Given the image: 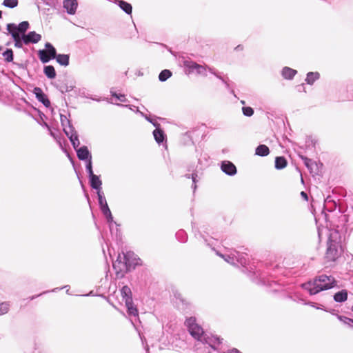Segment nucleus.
I'll use <instances>...</instances> for the list:
<instances>
[{
    "instance_id": "a18cd8bd",
    "label": "nucleus",
    "mask_w": 353,
    "mask_h": 353,
    "mask_svg": "<svg viewBox=\"0 0 353 353\" xmlns=\"http://www.w3.org/2000/svg\"><path fill=\"white\" fill-rule=\"evenodd\" d=\"M224 353H241V352L236 349H232V350H228V352H224Z\"/></svg>"
},
{
    "instance_id": "6ab92c4d",
    "label": "nucleus",
    "mask_w": 353,
    "mask_h": 353,
    "mask_svg": "<svg viewBox=\"0 0 353 353\" xmlns=\"http://www.w3.org/2000/svg\"><path fill=\"white\" fill-rule=\"evenodd\" d=\"M347 299V292L345 290H343L340 292H338L334 295V299L336 302L342 303L345 301Z\"/></svg>"
},
{
    "instance_id": "de8ad7c7",
    "label": "nucleus",
    "mask_w": 353,
    "mask_h": 353,
    "mask_svg": "<svg viewBox=\"0 0 353 353\" xmlns=\"http://www.w3.org/2000/svg\"><path fill=\"white\" fill-rule=\"evenodd\" d=\"M107 221L110 223V226L111 227V223L113 222V218H106Z\"/></svg>"
},
{
    "instance_id": "ea45409f",
    "label": "nucleus",
    "mask_w": 353,
    "mask_h": 353,
    "mask_svg": "<svg viewBox=\"0 0 353 353\" xmlns=\"http://www.w3.org/2000/svg\"><path fill=\"white\" fill-rule=\"evenodd\" d=\"M73 85H68L65 84L60 85L59 89L62 93H63L71 91L73 89Z\"/></svg>"
},
{
    "instance_id": "a211bd4d",
    "label": "nucleus",
    "mask_w": 353,
    "mask_h": 353,
    "mask_svg": "<svg viewBox=\"0 0 353 353\" xmlns=\"http://www.w3.org/2000/svg\"><path fill=\"white\" fill-rule=\"evenodd\" d=\"M115 2L126 14H131L132 10V7L131 4L126 1L121 0H116Z\"/></svg>"
},
{
    "instance_id": "6e6552de",
    "label": "nucleus",
    "mask_w": 353,
    "mask_h": 353,
    "mask_svg": "<svg viewBox=\"0 0 353 353\" xmlns=\"http://www.w3.org/2000/svg\"><path fill=\"white\" fill-rule=\"evenodd\" d=\"M22 39L26 45L29 43H37L41 39V36L34 31H31L26 34L22 35Z\"/></svg>"
},
{
    "instance_id": "f257e3e1",
    "label": "nucleus",
    "mask_w": 353,
    "mask_h": 353,
    "mask_svg": "<svg viewBox=\"0 0 353 353\" xmlns=\"http://www.w3.org/2000/svg\"><path fill=\"white\" fill-rule=\"evenodd\" d=\"M185 325L190 334L197 340V350L203 349L200 353H211V350H216L217 346L221 343L219 337L205 333L203 328L196 323L194 317L186 319Z\"/></svg>"
},
{
    "instance_id": "4be33fe9",
    "label": "nucleus",
    "mask_w": 353,
    "mask_h": 353,
    "mask_svg": "<svg viewBox=\"0 0 353 353\" xmlns=\"http://www.w3.org/2000/svg\"><path fill=\"white\" fill-rule=\"evenodd\" d=\"M320 74L317 72H310L307 74L305 81L307 84L312 85L314 82L319 79Z\"/></svg>"
},
{
    "instance_id": "79ce46f5",
    "label": "nucleus",
    "mask_w": 353,
    "mask_h": 353,
    "mask_svg": "<svg viewBox=\"0 0 353 353\" xmlns=\"http://www.w3.org/2000/svg\"><path fill=\"white\" fill-rule=\"evenodd\" d=\"M191 178H192V182H193V184H192V188L194 189V190H196V182L198 181V179H197V178H198V175H197V174H196V173H193V174H192V175H191Z\"/></svg>"
},
{
    "instance_id": "8fccbe9b",
    "label": "nucleus",
    "mask_w": 353,
    "mask_h": 353,
    "mask_svg": "<svg viewBox=\"0 0 353 353\" xmlns=\"http://www.w3.org/2000/svg\"><path fill=\"white\" fill-rule=\"evenodd\" d=\"M181 234H183V232H179L177 233V236H179Z\"/></svg>"
},
{
    "instance_id": "09e8293b",
    "label": "nucleus",
    "mask_w": 353,
    "mask_h": 353,
    "mask_svg": "<svg viewBox=\"0 0 353 353\" xmlns=\"http://www.w3.org/2000/svg\"><path fill=\"white\" fill-rule=\"evenodd\" d=\"M331 201H332V200H331V199H330V196H327V197L325 199V203H330V202H331Z\"/></svg>"
},
{
    "instance_id": "5fc2aeb1",
    "label": "nucleus",
    "mask_w": 353,
    "mask_h": 353,
    "mask_svg": "<svg viewBox=\"0 0 353 353\" xmlns=\"http://www.w3.org/2000/svg\"><path fill=\"white\" fill-rule=\"evenodd\" d=\"M179 299L181 300V301H183V299L181 298L180 294H179Z\"/></svg>"
},
{
    "instance_id": "393cba45",
    "label": "nucleus",
    "mask_w": 353,
    "mask_h": 353,
    "mask_svg": "<svg viewBox=\"0 0 353 353\" xmlns=\"http://www.w3.org/2000/svg\"><path fill=\"white\" fill-rule=\"evenodd\" d=\"M236 251H234L232 253H231L230 254H228V255H223L219 252H216V254H217V255L222 257L228 263L234 265L236 263V259H235V256H234L236 255Z\"/></svg>"
},
{
    "instance_id": "bb28decb",
    "label": "nucleus",
    "mask_w": 353,
    "mask_h": 353,
    "mask_svg": "<svg viewBox=\"0 0 353 353\" xmlns=\"http://www.w3.org/2000/svg\"><path fill=\"white\" fill-rule=\"evenodd\" d=\"M287 165V161L283 157H277L275 159V168L278 170L284 168Z\"/></svg>"
},
{
    "instance_id": "aec40b11",
    "label": "nucleus",
    "mask_w": 353,
    "mask_h": 353,
    "mask_svg": "<svg viewBox=\"0 0 353 353\" xmlns=\"http://www.w3.org/2000/svg\"><path fill=\"white\" fill-rule=\"evenodd\" d=\"M270 153L269 148L263 144L259 145L256 148L255 151V154L256 155L261 156V157H265L268 155Z\"/></svg>"
},
{
    "instance_id": "f3484780",
    "label": "nucleus",
    "mask_w": 353,
    "mask_h": 353,
    "mask_svg": "<svg viewBox=\"0 0 353 353\" xmlns=\"http://www.w3.org/2000/svg\"><path fill=\"white\" fill-rule=\"evenodd\" d=\"M121 296H122V299H123V301L125 303V302H129V301H131L132 300V292H131V290L130 288L127 286V285H125L123 286L121 290Z\"/></svg>"
},
{
    "instance_id": "bf43d9fd",
    "label": "nucleus",
    "mask_w": 353,
    "mask_h": 353,
    "mask_svg": "<svg viewBox=\"0 0 353 353\" xmlns=\"http://www.w3.org/2000/svg\"><path fill=\"white\" fill-rule=\"evenodd\" d=\"M351 310H352V311L353 312V305H352V309H351Z\"/></svg>"
},
{
    "instance_id": "e433bc0d",
    "label": "nucleus",
    "mask_w": 353,
    "mask_h": 353,
    "mask_svg": "<svg viewBox=\"0 0 353 353\" xmlns=\"http://www.w3.org/2000/svg\"><path fill=\"white\" fill-rule=\"evenodd\" d=\"M103 214H104V216L106 217V218H111L112 219V213H111V211L108 207V205H105V206H103L102 208H100Z\"/></svg>"
},
{
    "instance_id": "f03ea898",
    "label": "nucleus",
    "mask_w": 353,
    "mask_h": 353,
    "mask_svg": "<svg viewBox=\"0 0 353 353\" xmlns=\"http://www.w3.org/2000/svg\"><path fill=\"white\" fill-rule=\"evenodd\" d=\"M336 285V281L333 276L321 274L316 276L313 281L302 284V288L308 291L310 294L313 295L321 291L331 289Z\"/></svg>"
},
{
    "instance_id": "39448f33",
    "label": "nucleus",
    "mask_w": 353,
    "mask_h": 353,
    "mask_svg": "<svg viewBox=\"0 0 353 353\" xmlns=\"http://www.w3.org/2000/svg\"><path fill=\"white\" fill-rule=\"evenodd\" d=\"M46 50H40L38 52L41 61L43 63H48L50 59H54L56 57V50L50 43H46Z\"/></svg>"
},
{
    "instance_id": "c9c22d12",
    "label": "nucleus",
    "mask_w": 353,
    "mask_h": 353,
    "mask_svg": "<svg viewBox=\"0 0 353 353\" xmlns=\"http://www.w3.org/2000/svg\"><path fill=\"white\" fill-rule=\"evenodd\" d=\"M3 5L10 8H14L18 5V0H4Z\"/></svg>"
},
{
    "instance_id": "5701e85b",
    "label": "nucleus",
    "mask_w": 353,
    "mask_h": 353,
    "mask_svg": "<svg viewBox=\"0 0 353 353\" xmlns=\"http://www.w3.org/2000/svg\"><path fill=\"white\" fill-rule=\"evenodd\" d=\"M57 61L61 65L68 66L69 65V55L68 54H56L55 58Z\"/></svg>"
},
{
    "instance_id": "4d7b16f0",
    "label": "nucleus",
    "mask_w": 353,
    "mask_h": 353,
    "mask_svg": "<svg viewBox=\"0 0 353 353\" xmlns=\"http://www.w3.org/2000/svg\"><path fill=\"white\" fill-rule=\"evenodd\" d=\"M241 103L242 104H245V101H241Z\"/></svg>"
},
{
    "instance_id": "9b49d317",
    "label": "nucleus",
    "mask_w": 353,
    "mask_h": 353,
    "mask_svg": "<svg viewBox=\"0 0 353 353\" xmlns=\"http://www.w3.org/2000/svg\"><path fill=\"white\" fill-rule=\"evenodd\" d=\"M34 93L35 94L36 97L39 101L41 102L46 107L50 106V102L41 88H35L34 90Z\"/></svg>"
},
{
    "instance_id": "a878e982",
    "label": "nucleus",
    "mask_w": 353,
    "mask_h": 353,
    "mask_svg": "<svg viewBox=\"0 0 353 353\" xmlns=\"http://www.w3.org/2000/svg\"><path fill=\"white\" fill-rule=\"evenodd\" d=\"M44 74L49 79H54L56 77V72L52 65H47L44 67Z\"/></svg>"
},
{
    "instance_id": "a19ab883",
    "label": "nucleus",
    "mask_w": 353,
    "mask_h": 353,
    "mask_svg": "<svg viewBox=\"0 0 353 353\" xmlns=\"http://www.w3.org/2000/svg\"><path fill=\"white\" fill-rule=\"evenodd\" d=\"M112 97H116L118 100H119L121 102H125L127 101L125 97L124 94H118L114 92L110 91Z\"/></svg>"
},
{
    "instance_id": "473e14b6",
    "label": "nucleus",
    "mask_w": 353,
    "mask_h": 353,
    "mask_svg": "<svg viewBox=\"0 0 353 353\" xmlns=\"http://www.w3.org/2000/svg\"><path fill=\"white\" fill-rule=\"evenodd\" d=\"M127 253H131V254H132V255H133V256H132V257H130L129 259L130 260V261H132V262H134V263H135L133 266H132V267H129V270H131V269H134V268H135V267H136L137 265H140V264H141V263H140V261H141L140 259H139V258H138V257H137V256L134 252H128Z\"/></svg>"
},
{
    "instance_id": "4468645a",
    "label": "nucleus",
    "mask_w": 353,
    "mask_h": 353,
    "mask_svg": "<svg viewBox=\"0 0 353 353\" xmlns=\"http://www.w3.org/2000/svg\"><path fill=\"white\" fill-rule=\"evenodd\" d=\"M61 123H62L63 126H64V122L65 121H66L68 123V128H64V129H63L65 134L67 135V137L68 138L70 136V134H72H72L74 133V134H77V133L75 131L74 127L70 124V121H68L67 119L65 116L61 115Z\"/></svg>"
},
{
    "instance_id": "c756f323",
    "label": "nucleus",
    "mask_w": 353,
    "mask_h": 353,
    "mask_svg": "<svg viewBox=\"0 0 353 353\" xmlns=\"http://www.w3.org/2000/svg\"><path fill=\"white\" fill-rule=\"evenodd\" d=\"M171 75L172 72L169 70H163L160 72L159 79L160 81H165Z\"/></svg>"
},
{
    "instance_id": "ddd939ff",
    "label": "nucleus",
    "mask_w": 353,
    "mask_h": 353,
    "mask_svg": "<svg viewBox=\"0 0 353 353\" xmlns=\"http://www.w3.org/2000/svg\"><path fill=\"white\" fill-rule=\"evenodd\" d=\"M125 306L128 310V314L130 318L131 322L133 323V321L132 317L138 318L139 312L137 308L134 305L132 300L131 301H128L125 303Z\"/></svg>"
},
{
    "instance_id": "20e7f679",
    "label": "nucleus",
    "mask_w": 353,
    "mask_h": 353,
    "mask_svg": "<svg viewBox=\"0 0 353 353\" xmlns=\"http://www.w3.org/2000/svg\"><path fill=\"white\" fill-rule=\"evenodd\" d=\"M184 65L188 68L190 70L194 71L195 70L198 74H201L203 76H206V70L208 69V70L213 74L214 76H216L217 78L221 79L227 88H229V84L228 82L223 79L218 72H216L214 69L211 68H207L205 65H202L196 63V62L192 61H185L184 62Z\"/></svg>"
},
{
    "instance_id": "9d476101",
    "label": "nucleus",
    "mask_w": 353,
    "mask_h": 353,
    "mask_svg": "<svg viewBox=\"0 0 353 353\" xmlns=\"http://www.w3.org/2000/svg\"><path fill=\"white\" fill-rule=\"evenodd\" d=\"M63 6L70 14H74L78 6L77 0H64Z\"/></svg>"
},
{
    "instance_id": "49530a36",
    "label": "nucleus",
    "mask_w": 353,
    "mask_h": 353,
    "mask_svg": "<svg viewBox=\"0 0 353 353\" xmlns=\"http://www.w3.org/2000/svg\"><path fill=\"white\" fill-rule=\"evenodd\" d=\"M301 196H302L305 200H306V201L307 200V193H305V192L302 191V192H301Z\"/></svg>"
},
{
    "instance_id": "72a5a7b5",
    "label": "nucleus",
    "mask_w": 353,
    "mask_h": 353,
    "mask_svg": "<svg viewBox=\"0 0 353 353\" xmlns=\"http://www.w3.org/2000/svg\"><path fill=\"white\" fill-rule=\"evenodd\" d=\"M234 256L236 262L239 263L241 265L243 266L245 265L247 260L242 254L239 253V252H236V255Z\"/></svg>"
},
{
    "instance_id": "3c124183",
    "label": "nucleus",
    "mask_w": 353,
    "mask_h": 353,
    "mask_svg": "<svg viewBox=\"0 0 353 353\" xmlns=\"http://www.w3.org/2000/svg\"><path fill=\"white\" fill-rule=\"evenodd\" d=\"M308 304L312 307H314V303L311 302V303H309Z\"/></svg>"
},
{
    "instance_id": "c85d7f7f",
    "label": "nucleus",
    "mask_w": 353,
    "mask_h": 353,
    "mask_svg": "<svg viewBox=\"0 0 353 353\" xmlns=\"http://www.w3.org/2000/svg\"><path fill=\"white\" fill-rule=\"evenodd\" d=\"M69 139L72 143L73 148L77 151V150L79 148V146L80 145V141L79 140L78 135L72 133V134H70V136L69 137Z\"/></svg>"
},
{
    "instance_id": "37998d69",
    "label": "nucleus",
    "mask_w": 353,
    "mask_h": 353,
    "mask_svg": "<svg viewBox=\"0 0 353 353\" xmlns=\"http://www.w3.org/2000/svg\"><path fill=\"white\" fill-rule=\"evenodd\" d=\"M302 159H303L304 163L306 165V167L308 168L309 169H312V165H313L312 161L307 157H302Z\"/></svg>"
},
{
    "instance_id": "7c9ffc66",
    "label": "nucleus",
    "mask_w": 353,
    "mask_h": 353,
    "mask_svg": "<svg viewBox=\"0 0 353 353\" xmlns=\"http://www.w3.org/2000/svg\"><path fill=\"white\" fill-rule=\"evenodd\" d=\"M3 56L6 62H11L13 61V51L12 49H7L3 53Z\"/></svg>"
},
{
    "instance_id": "58836bf2",
    "label": "nucleus",
    "mask_w": 353,
    "mask_h": 353,
    "mask_svg": "<svg viewBox=\"0 0 353 353\" xmlns=\"http://www.w3.org/2000/svg\"><path fill=\"white\" fill-rule=\"evenodd\" d=\"M242 111L246 117H251L254 114V110L251 107H243Z\"/></svg>"
},
{
    "instance_id": "864d4df0",
    "label": "nucleus",
    "mask_w": 353,
    "mask_h": 353,
    "mask_svg": "<svg viewBox=\"0 0 353 353\" xmlns=\"http://www.w3.org/2000/svg\"><path fill=\"white\" fill-rule=\"evenodd\" d=\"M185 176H186L187 178H188V179H189V178H190V174H186V175H185Z\"/></svg>"
},
{
    "instance_id": "7ed1b4c3",
    "label": "nucleus",
    "mask_w": 353,
    "mask_h": 353,
    "mask_svg": "<svg viewBox=\"0 0 353 353\" xmlns=\"http://www.w3.org/2000/svg\"><path fill=\"white\" fill-rule=\"evenodd\" d=\"M132 256L131 253H123V256L119 254L117 260L113 262L112 266L118 278H122L125 272L129 270V267L135 264L129 259Z\"/></svg>"
},
{
    "instance_id": "b1692460",
    "label": "nucleus",
    "mask_w": 353,
    "mask_h": 353,
    "mask_svg": "<svg viewBox=\"0 0 353 353\" xmlns=\"http://www.w3.org/2000/svg\"><path fill=\"white\" fill-rule=\"evenodd\" d=\"M14 41V46L18 48H22L23 46V39H22V36L21 37L19 34H18L17 32H9Z\"/></svg>"
},
{
    "instance_id": "f704fd0d",
    "label": "nucleus",
    "mask_w": 353,
    "mask_h": 353,
    "mask_svg": "<svg viewBox=\"0 0 353 353\" xmlns=\"http://www.w3.org/2000/svg\"><path fill=\"white\" fill-rule=\"evenodd\" d=\"M337 318L344 324L353 327V319L341 315H337Z\"/></svg>"
},
{
    "instance_id": "1a4fd4ad",
    "label": "nucleus",
    "mask_w": 353,
    "mask_h": 353,
    "mask_svg": "<svg viewBox=\"0 0 353 353\" xmlns=\"http://www.w3.org/2000/svg\"><path fill=\"white\" fill-rule=\"evenodd\" d=\"M221 170L226 174L233 176L236 173V166L230 161H223L221 166Z\"/></svg>"
},
{
    "instance_id": "0eeeda50",
    "label": "nucleus",
    "mask_w": 353,
    "mask_h": 353,
    "mask_svg": "<svg viewBox=\"0 0 353 353\" xmlns=\"http://www.w3.org/2000/svg\"><path fill=\"white\" fill-rule=\"evenodd\" d=\"M29 28V23L26 21L20 23L18 26L14 23H8L7 30L9 32H17L22 35L26 34L25 32Z\"/></svg>"
},
{
    "instance_id": "dca6fc26",
    "label": "nucleus",
    "mask_w": 353,
    "mask_h": 353,
    "mask_svg": "<svg viewBox=\"0 0 353 353\" xmlns=\"http://www.w3.org/2000/svg\"><path fill=\"white\" fill-rule=\"evenodd\" d=\"M90 186L97 190V191H100L101 189L102 182L100 180L99 177L97 175H92L89 176Z\"/></svg>"
},
{
    "instance_id": "412c9836",
    "label": "nucleus",
    "mask_w": 353,
    "mask_h": 353,
    "mask_svg": "<svg viewBox=\"0 0 353 353\" xmlns=\"http://www.w3.org/2000/svg\"><path fill=\"white\" fill-rule=\"evenodd\" d=\"M153 135L155 141L159 144L162 143L165 139V134L160 128H157L153 131Z\"/></svg>"
},
{
    "instance_id": "603ef678",
    "label": "nucleus",
    "mask_w": 353,
    "mask_h": 353,
    "mask_svg": "<svg viewBox=\"0 0 353 353\" xmlns=\"http://www.w3.org/2000/svg\"><path fill=\"white\" fill-rule=\"evenodd\" d=\"M91 99H92V100H96V101H100V99H94V98H91Z\"/></svg>"
},
{
    "instance_id": "c03bdc74",
    "label": "nucleus",
    "mask_w": 353,
    "mask_h": 353,
    "mask_svg": "<svg viewBox=\"0 0 353 353\" xmlns=\"http://www.w3.org/2000/svg\"><path fill=\"white\" fill-rule=\"evenodd\" d=\"M145 118L146 119L147 121H148L149 122L152 123L156 128L159 125V124L154 119H152L151 118L148 117V116H145Z\"/></svg>"
},
{
    "instance_id": "423d86ee",
    "label": "nucleus",
    "mask_w": 353,
    "mask_h": 353,
    "mask_svg": "<svg viewBox=\"0 0 353 353\" xmlns=\"http://www.w3.org/2000/svg\"><path fill=\"white\" fill-rule=\"evenodd\" d=\"M338 243L330 239L325 254L326 259L330 261H334L339 256Z\"/></svg>"
},
{
    "instance_id": "2eb2a0df",
    "label": "nucleus",
    "mask_w": 353,
    "mask_h": 353,
    "mask_svg": "<svg viewBox=\"0 0 353 353\" xmlns=\"http://www.w3.org/2000/svg\"><path fill=\"white\" fill-rule=\"evenodd\" d=\"M297 71L289 67H284L282 69L281 74L285 79L291 80L296 74Z\"/></svg>"
},
{
    "instance_id": "f8f14e48",
    "label": "nucleus",
    "mask_w": 353,
    "mask_h": 353,
    "mask_svg": "<svg viewBox=\"0 0 353 353\" xmlns=\"http://www.w3.org/2000/svg\"><path fill=\"white\" fill-rule=\"evenodd\" d=\"M77 154L80 160L85 161L89 159H92L90 152L86 146H82L77 150Z\"/></svg>"
},
{
    "instance_id": "13d9d810",
    "label": "nucleus",
    "mask_w": 353,
    "mask_h": 353,
    "mask_svg": "<svg viewBox=\"0 0 353 353\" xmlns=\"http://www.w3.org/2000/svg\"><path fill=\"white\" fill-rule=\"evenodd\" d=\"M57 290H58V288H55L52 291L54 292V291H56Z\"/></svg>"
},
{
    "instance_id": "cd10ccee",
    "label": "nucleus",
    "mask_w": 353,
    "mask_h": 353,
    "mask_svg": "<svg viewBox=\"0 0 353 353\" xmlns=\"http://www.w3.org/2000/svg\"><path fill=\"white\" fill-rule=\"evenodd\" d=\"M10 302L0 301V316L7 314L10 310Z\"/></svg>"
},
{
    "instance_id": "2f4dec72",
    "label": "nucleus",
    "mask_w": 353,
    "mask_h": 353,
    "mask_svg": "<svg viewBox=\"0 0 353 353\" xmlns=\"http://www.w3.org/2000/svg\"><path fill=\"white\" fill-rule=\"evenodd\" d=\"M97 196L100 208H102L103 206H105V205H108L106 199L103 195V192H101V190L97 191Z\"/></svg>"
},
{
    "instance_id": "6e6d98bb",
    "label": "nucleus",
    "mask_w": 353,
    "mask_h": 353,
    "mask_svg": "<svg viewBox=\"0 0 353 353\" xmlns=\"http://www.w3.org/2000/svg\"><path fill=\"white\" fill-rule=\"evenodd\" d=\"M2 17V12L0 10V19Z\"/></svg>"
},
{
    "instance_id": "4c0bfd02",
    "label": "nucleus",
    "mask_w": 353,
    "mask_h": 353,
    "mask_svg": "<svg viewBox=\"0 0 353 353\" xmlns=\"http://www.w3.org/2000/svg\"><path fill=\"white\" fill-rule=\"evenodd\" d=\"M86 171L89 175V176H91L92 175H94V174L93 173V171H92V159H89L88 161H87V163H86Z\"/></svg>"
}]
</instances>
